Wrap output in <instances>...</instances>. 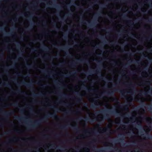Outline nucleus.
Here are the masks:
<instances>
[{"instance_id": "1", "label": "nucleus", "mask_w": 152, "mask_h": 152, "mask_svg": "<svg viewBox=\"0 0 152 152\" xmlns=\"http://www.w3.org/2000/svg\"><path fill=\"white\" fill-rule=\"evenodd\" d=\"M49 107L51 109L54 110V112L53 113H48L47 114L45 115L43 117L39 120L35 121L34 122L33 124H31L28 126L27 128L28 129H33L36 128L37 126L40 125L42 122L47 120L48 118H58V116L56 115V113L60 112L61 111V110L57 108L55 106L50 105Z\"/></svg>"}, {"instance_id": "2", "label": "nucleus", "mask_w": 152, "mask_h": 152, "mask_svg": "<svg viewBox=\"0 0 152 152\" xmlns=\"http://www.w3.org/2000/svg\"><path fill=\"white\" fill-rule=\"evenodd\" d=\"M105 112H107L110 115H120L122 118H124L125 117L124 115L120 114V112L116 109L114 110H104L96 112V114H98L100 113H102L104 114V117L102 118V120H103V119L104 118L105 119H108L110 118V115L108 114L105 113Z\"/></svg>"}, {"instance_id": "3", "label": "nucleus", "mask_w": 152, "mask_h": 152, "mask_svg": "<svg viewBox=\"0 0 152 152\" xmlns=\"http://www.w3.org/2000/svg\"><path fill=\"white\" fill-rule=\"evenodd\" d=\"M33 82L32 81H31V82H30L29 83H27L26 82L24 81H22L20 83H18L17 84L19 86H20V84L23 85V86H25L27 87L30 88H33V85L32 84V83Z\"/></svg>"}, {"instance_id": "4", "label": "nucleus", "mask_w": 152, "mask_h": 152, "mask_svg": "<svg viewBox=\"0 0 152 152\" xmlns=\"http://www.w3.org/2000/svg\"><path fill=\"white\" fill-rule=\"evenodd\" d=\"M93 101L94 102V104H91L90 107L93 108H96L100 105L99 102L96 100L95 99H93Z\"/></svg>"}, {"instance_id": "5", "label": "nucleus", "mask_w": 152, "mask_h": 152, "mask_svg": "<svg viewBox=\"0 0 152 152\" xmlns=\"http://www.w3.org/2000/svg\"><path fill=\"white\" fill-rule=\"evenodd\" d=\"M76 94L77 95V98H76V102L77 103H80L82 100V97L83 95L82 94L79 93L78 92L76 91Z\"/></svg>"}, {"instance_id": "6", "label": "nucleus", "mask_w": 152, "mask_h": 152, "mask_svg": "<svg viewBox=\"0 0 152 152\" xmlns=\"http://www.w3.org/2000/svg\"><path fill=\"white\" fill-rule=\"evenodd\" d=\"M127 104H125L124 106L123 105H120L119 106V107L121 108H122L123 107L124 109L125 110H127L128 109V106L130 104V102H127Z\"/></svg>"}, {"instance_id": "7", "label": "nucleus", "mask_w": 152, "mask_h": 152, "mask_svg": "<svg viewBox=\"0 0 152 152\" xmlns=\"http://www.w3.org/2000/svg\"><path fill=\"white\" fill-rule=\"evenodd\" d=\"M58 94L60 97H62L64 98H69V96L65 93H62L59 91Z\"/></svg>"}, {"instance_id": "8", "label": "nucleus", "mask_w": 152, "mask_h": 152, "mask_svg": "<svg viewBox=\"0 0 152 152\" xmlns=\"http://www.w3.org/2000/svg\"><path fill=\"white\" fill-rule=\"evenodd\" d=\"M86 59H80L78 58L77 59V63L78 62H81L82 63H87L88 64H89L90 62L89 61H86Z\"/></svg>"}, {"instance_id": "9", "label": "nucleus", "mask_w": 152, "mask_h": 152, "mask_svg": "<svg viewBox=\"0 0 152 152\" xmlns=\"http://www.w3.org/2000/svg\"><path fill=\"white\" fill-rule=\"evenodd\" d=\"M14 113V112L13 111H11L10 112H9L7 111H5L4 112L3 114V115L6 117H7L10 115H11L12 114H13Z\"/></svg>"}, {"instance_id": "10", "label": "nucleus", "mask_w": 152, "mask_h": 152, "mask_svg": "<svg viewBox=\"0 0 152 152\" xmlns=\"http://www.w3.org/2000/svg\"><path fill=\"white\" fill-rule=\"evenodd\" d=\"M64 112L65 113V114H68L70 113L71 112H72V113H78L80 112L79 109H77L76 111H72L71 110L70 111H66V110H65Z\"/></svg>"}, {"instance_id": "11", "label": "nucleus", "mask_w": 152, "mask_h": 152, "mask_svg": "<svg viewBox=\"0 0 152 152\" xmlns=\"http://www.w3.org/2000/svg\"><path fill=\"white\" fill-rule=\"evenodd\" d=\"M70 125L74 131H76L77 132H79V128L77 126L71 124H70Z\"/></svg>"}, {"instance_id": "12", "label": "nucleus", "mask_w": 152, "mask_h": 152, "mask_svg": "<svg viewBox=\"0 0 152 152\" xmlns=\"http://www.w3.org/2000/svg\"><path fill=\"white\" fill-rule=\"evenodd\" d=\"M95 130H96V129H95L90 128L88 129L85 130L84 131V132L85 133V134H86L88 133H89V131H91V132L95 133L94 131Z\"/></svg>"}, {"instance_id": "13", "label": "nucleus", "mask_w": 152, "mask_h": 152, "mask_svg": "<svg viewBox=\"0 0 152 152\" xmlns=\"http://www.w3.org/2000/svg\"><path fill=\"white\" fill-rule=\"evenodd\" d=\"M45 94L42 93H41L40 94H32V96H33L35 97H37V96H45Z\"/></svg>"}, {"instance_id": "14", "label": "nucleus", "mask_w": 152, "mask_h": 152, "mask_svg": "<svg viewBox=\"0 0 152 152\" xmlns=\"http://www.w3.org/2000/svg\"><path fill=\"white\" fill-rule=\"evenodd\" d=\"M118 89H115L114 90V91H109L107 92V94L109 96H112L113 95L114 93V92L116 91H118Z\"/></svg>"}, {"instance_id": "15", "label": "nucleus", "mask_w": 152, "mask_h": 152, "mask_svg": "<svg viewBox=\"0 0 152 152\" xmlns=\"http://www.w3.org/2000/svg\"><path fill=\"white\" fill-rule=\"evenodd\" d=\"M100 129L102 130L103 132H105L107 131L110 132V128L109 126H107L106 128H103L102 129L101 128H100Z\"/></svg>"}, {"instance_id": "16", "label": "nucleus", "mask_w": 152, "mask_h": 152, "mask_svg": "<svg viewBox=\"0 0 152 152\" xmlns=\"http://www.w3.org/2000/svg\"><path fill=\"white\" fill-rule=\"evenodd\" d=\"M83 88L86 89V91L88 92H90V91L94 92L96 90L95 89H94V88L92 89H89L86 86L85 87Z\"/></svg>"}, {"instance_id": "17", "label": "nucleus", "mask_w": 152, "mask_h": 152, "mask_svg": "<svg viewBox=\"0 0 152 152\" xmlns=\"http://www.w3.org/2000/svg\"><path fill=\"white\" fill-rule=\"evenodd\" d=\"M84 118L86 121H89L91 122H93L94 120L93 119L89 117H85Z\"/></svg>"}, {"instance_id": "18", "label": "nucleus", "mask_w": 152, "mask_h": 152, "mask_svg": "<svg viewBox=\"0 0 152 152\" xmlns=\"http://www.w3.org/2000/svg\"><path fill=\"white\" fill-rule=\"evenodd\" d=\"M144 139H151L152 140V136L147 133L145 137H144Z\"/></svg>"}, {"instance_id": "19", "label": "nucleus", "mask_w": 152, "mask_h": 152, "mask_svg": "<svg viewBox=\"0 0 152 152\" xmlns=\"http://www.w3.org/2000/svg\"><path fill=\"white\" fill-rule=\"evenodd\" d=\"M17 140V139L16 137H14L12 139H11L10 140H9L7 142H4V144H7V143H10L11 142L14 141H16Z\"/></svg>"}, {"instance_id": "20", "label": "nucleus", "mask_w": 152, "mask_h": 152, "mask_svg": "<svg viewBox=\"0 0 152 152\" xmlns=\"http://www.w3.org/2000/svg\"><path fill=\"white\" fill-rule=\"evenodd\" d=\"M3 85L4 86H7L9 88H12L11 84L9 83H6L4 82L3 83Z\"/></svg>"}, {"instance_id": "21", "label": "nucleus", "mask_w": 152, "mask_h": 152, "mask_svg": "<svg viewBox=\"0 0 152 152\" xmlns=\"http://www.w3.org/2000/svg\"><path fill=\"white\" fill-rule=\"evenodd\" d=\"M59 128L61 129L64 130H66L67 129L66 126V125H61L59 126Z\"/></svg>"}, {"instance_id": "22", "label": "nucleus", "mask_w": 152, "mask_h": 152, "mask_svg": "<svg viewBox=\"0 0 152 152\" xmlns=\"http://www.w3.org/2000/svg\"><path fill=\"white\" fill-rule=\"evenodd\" d=\"M40 72L42 73H47L48 74H50V75H52L53 73V72L52 71H44V70H42L40 71Z\"/></svg>"}, {"instance_id": "23", "label": "nucleus", "mask_w": 152, "mask_h": 152, "mask_svg": "<svg viewBox=\"0 0 152 152\" xmlns=\"http://www.w3.org/2000/svg\"><path fill=\"white\" fill-rule=\"evenodd\" d=\"M16 91L17 93L20 94H25L24 92L23 91H22L20 90V89H17L16 90Z\"/></svg>"}, {"instance_id": "24", "label": "nucleus", "mask_w": 152, "mask_h": 152, "mask_svg": "<svg viewBox=\"0 0 152 152\" xmlns=\"http://www.w3.org/2000/svg\"><path fill=\"white\" fill-rule=\"evenodd\" d=\"M11 106H14V107H17L18 106L20 107H21L20 106L18 105V103L17 102L15 103H12L10 104Z\"/></svg>"}, {"instance_id": "25", "label": "nucleus", "mask_w": 152, "mask_h": 152, "mask_svg": "<svg viewBox=\"0 0 152 152\" xmlns=\"http://www.w3.org/2000/svg\"><path fill=\"white\" fill-rule=\"evenodd\" d=\"M113 101L115 102L118 104H120V102L118 101V99L116 98L115 97L113 99Z\"/></svg>"}, {"instance_id": "26", "label": "nucleus", "mask_w": 152, "mask_h": 152, "mask_svg": "<svg viewBox=\"0 0 152 152\" xmlns=\"http://www.w3.org/2000/svg\"><path fill=\"white\" fill-rule=\"evenodd\" d=\"M26 67L28 69H30L31 68H34V66H32L31 64H29L27 63L26 64Z\"/></svg>"}, {"instance_id": "27", "label": "nucleus", "mask_w": 152, "mask_h": 152, "mask_svg": "<svg viewBox=\"0 0 152 152\" xmlns=\"http://www.w3.org/2000/svg\"><path fill=\"white\" fill-rule=\"evenodd\" d=\"M149 93L148 91H145L144 92H143L142 91H141L140 93H139V95L141 96L142 95V94H143L145 96H146L147 95L148 93Z\"/></svg>"}, {"instance_id": "28", "label": "nucleus", "mask_w": 152, "mask_h": 152, "mask_svg": "<svg viewBox=\"0 0 152 152\" xmlns=\"http://www.w3.org/2000/svg\"><path fill=\"white\" fill-rule=\"evenodd\" d=\"M88 23L90 24L89 25V26L90 27H93L94 26V22H91L89 21H88Z\"/></svg>"}, {"instance_id": "29", "label": "nucleus", "mask_w": 152, "mask_h": 152, "mask_svg": "<svg viewBox=\"0 0 152 152\" xmlns=\"http://www.w3.org/2000/svg\"><path fill=\"white\" fill-rule=\"evenodd\" d=\"M28 106L27 107L30 110V111L31 112H33V107L30 105H27Z\"/></svg>"}, {"instance_id": "30", "label": "nucleus", "mask_w": 152, "mask_h": 152, "mask_svg": "<svg viewBox=\"0 0 152 152\" xmlns=\"http://www.w3.org/2000/svg\"><path fill=\"white\" fill-rule=\"evenodd\" d=\"M119 92L121 94V95L123 96H125V93L124 91L120 90L119 91Z\"/></svg>"}, {"instance_id": "31", "label": "nucleus", "mask_w": 152, "mask_h": 152, "mask_svg": "<svg viewBox=\"0 0 152 152\" xmlns=\"http://www.w3.org/2000/svg\"><path fill=\"white\" fill-rule=\"evenodd\" d=\"M70 66L72 67H76L75 63V62H72L70 64Z\"/></svg>"}, {"instance_id": "32", "label": "nucleus", "mask_w": 152, "mask_h": 152, "mask_svg": "<svg viewBox=\"0 0 152 152\" xmlns=\"http://www.w3.org/2000/svg\"><path fill=\"white\" fill-rule=\"evenodd\" d=\"M15 118L19 121H20L21 119L23 118H21L18 116H16Z\"/></svg>"}, {"instance_id": "33", "label": "nucleus", "mask_w": 152, "mask_h": 152, "mask_svg": "<svg viewBox=\"0 0 152 152\" xmlns=\"http://www.w3.org/2000/svg\"><path fill=\"white\" fill-rule=\"evenodd\" d=\"M143 84L145 85H151V83L150 81H146L145 83Z\"/></svg>"}, {"instance_id": "34", "label": "nucleus", "mask_w": 152, "mask_h": 152, "mask_svg": "<svg viewBox=\"0 0 152 152\" xmlns=\"http://www.w3.org/2000/svg\"><path fill=\"white\" fill-rule=\"evenodd\" d=\"M53 26L54 27H55L57 29H58V28L57 26L56 23L55 21H54L53 22Z\"/></svg>"}, {"instance_id": "35", "label": "nucleus", "mask_w": 152, "mask_h": 152, "mask_svg": "<svg viewBox=\"0 0 152 152\" xmlns=\"http://www.w3.org/2000/svg\"><path fill=\"white\" fill-rule=\"evenodd\" d=\"M135 116L134 115H133L132 116V117L130 118V120L131 121H133L135 119Z\"/></svg>"}, {"instance_id": "36", "label": "nucleus", "mask_w": 152, "mask_h": 152, "mask_svg": "<svg viewBox=\"0 0 152 152\" xmlns=\"http://www.w3.org/2000/svg\"><path fill=\"white\" fill-rule=\"evenodd\" d=\"M93 72H94L96 74H98L99 73H101V72L99 71V70H97L95 71H93Z\"/></svg>"}, {"instance_id": "37", "label": "nucleus", "mask_w": 152, "mask_h": 152, "mask_svg": "<svg viewBox=\"0 0 152 152\" xmlns=\"http://www.w3.org/2000/svg\"><path fill=\"white\" fill-rule=\"evenodd\" d=\"M68 48V47H66V48L62 47L61 48L58 47V48L59 49L61 50H66V49H67Z\"/></svg>"}, {"instance_id": "38", "label": "nucleus", "mask_w": 152, "mask_h": 152, "mask_svg": "<svg viewBox=\"0 0 152 152\" xmlns=\"http://www.w3.org/2000/svg\"><path fill=\"white\" fill-rule=\"evenodd\" d=\"M42 48L44 50H47V51L49 49V48L48 47H45V46L42 47Z\"/></svg>"}, {"instance_id": "39", "label": "nucleus", "mask_w": 152, "mask_h": 152, "mask_svg": "<svg viewBox=\"0 0 152 152\" xmlns=\"http://www.w3.org/2000/svg\"><path fill=\"white\" fill-rule=\"evenodd\" d=\"M140 102L141 104H142V107H144V102L142 100H141L140 101Z\"/></svg>"}, {"instance_id": "40", "label": "nucleus", "mask_w": 152, "mask_h": 152, "mask_svg": "<svg viewBox=\"0 0 152 152\" xmlns=\"http://www.w3.org/2000/svg\"><path fill=\"white\" fill-rule=\"evenodd\" d=\"M19 110H20V112L21 113H23L25 112V110H24V109H19Z\"/></svg>"}, {"instance_id": "41", "label": "nucleus", "mask_w": 152, "mask_h": 152, "mask_svg": "<svg viewBox=\"0 0 152 152\" xmlns=\"http://www.w3.org/2000/svg\"><path fill=\"white\" fill-rule=\"evenodd\" d=\"M124 139L123 138H120L119 140H115L116 142H119V140H121V142H122L123 141V140H124Z\"/></svg>"}, {"instance_id": "42", "label": "nucleus", "mask_w": 152, "mask_h": 152, "mask_svg": "<svg viewBox=\"0 0 152 152\" xmlns=\"http://www.w3.org/2000/svg\"><path fill=\"white\" fill-rule=\"evenodd\" d=\"M63 104L66 106H70L71 105L70 104L66 103H65V104Z\"/></svg>"}, {"instance_id": "43", "label": "nucleus", "mask_w": 152, "mask_h": 152, "mask_svg": "<svg viewBox=\"0 0 152 152\" xmlns=\"http://www.w3.org/2000/svg\"><path fill=\"white\" fill-rule=\"evenodd\" d=\"M76 74V73L74 71L73 72H70V73H69V75H75Z\"/></svg>"}, {"instance_id": "44", "label": "nucleus", "mask_w": 152, "mask_h": 152, "mask_svg": "<svg viewBox=\"0 0 152 152\" xmlns=\"http://www.w3.org/2000/svg\"><path fill=\"white\" fill-rule=\"evenodd\" d=\"M31 50L33 52L37 51L34 48H31Z\"/></svg>"}, {"instance_id": "45", "label": "nucleus", "mask_w": 152, "mask_h": 152, "mask_svg": "<svg viewBox=\"0 0 152 152\" xmlns=\"http://www.w3.org/2000/svg\"><path fill=\"white\" fill-rule=\"evenodd\" d=\"M102 12H98V13H96L95 15H100V13H102Z\"/></svg>"}, {"instance_id": "46", "label": "nucleus", "mask_w": 152, "mask_h": 152, "mask_svg": "<svg viewBox=\"0 0 152 152\" xmlns=\"http://www.w3.org/2000/svg\"><path fill=\"white\" fill-rule=\"evenodd\" d=\"M126 54L127 55H129V56H132V53L130 52L127 53Z\"/></svg>"}, {"instance_id": "47", "label": "nucleus", "mask_w": 152, "mask_h": 152, "mask_svg": "<svg viewBox=\"0 0 152 152\" xmlns=\"http://www.w3.org/2000/svg\"><path fill=\"white\" fill-rule=\"evenodd\" d=\"M20 43L19 42H17V44H16L17 46L18 47H19V48H20Z\"/></svg>"}, {"instance_id": "48", "label": "nucleus", "mask_w": 152, "mask_h": 152, "mask_svg": "<svg viewBox=\"0 0 152 152\" xmlns=\"http://www.w3.org/2000/svg\"><path fill=\"white\" fill-rule=\"evenodd\" d=\"M129 86H130L132 87H133V88H134V86H133V84L132 83H130L129 85Z\"/></svg>"}, {"instance_id": "49", "label": "nucleus", "mask_w": 152, "mask_h": 152, "mask_svg": "<svg viewBox=\"0 0 152 152\" xmlns=\"http://www.w3.org/2000/svg\"><path fill=\"white\" fill-rule=\"evenodd\" d=\"M148 109L149 110H152V108L151 107V106H149L148 108Z\"/></svg>"}, {"instance_id": "50", "label": "nucleus", "mask_w": 152, "mask_h": 152, "mask_svg": "<svg viewBox=\"0 0 152 152\" xmlns=\"http://www.w3.org/2000/svg\"><path fill=\"white\" fill-rule=\"evenodd\" d=\"M10 131H9L8 132H5L4 133V134H10Z\"/></svg>"}, {"instance_id": "51", "label": "nucleus", "mask_w": 152, "mask_h": 152, "mask_svg": "<svg viewBox=\"0 0 152 152\" xmlns=\"http://www.w3.org/2000/svg\"><path fill=\"white\" fill-rule=\"evenodd\" d=\"M5 49L7 51H9V50H10V48L8 47H7Z\"/></svg>"}, {"instance_id": "52", "label": "nucleus", "mask_w": 152, "mask_h": 152, "mask_svg": "<svg viewBox=\"0 0 152 152\" xmlns=\"http://www.w3.org/2000/svg\"><path fill=\"white\" fill-rule=\"evenodd\" d=\"M99 152H104V150H102L101 149L99 150Z\"/></svg>"}, {"instance_id": "53", "label": "nucleus", "mask_w": 152, "mask_h": 152, "mask_svg": "<svg viewBox=\"0 0 152 152\" xmlns=\"http://www.w3.org/2000/svg\"><path fill=\"white\" fill-rule=\"evenodd\" d=\"M17 76H21L20 73H17L16 74Z\"/></svg>"}, {"instance_id": "54", "label": "nucleus", "mask_w": 152, "mask_h": 152, "mask_svg": "<svg viewBox=\"0 0 152 152\" xmlns=\"http://www.w3.org/2000/svg\"><path fill=\"white\" fill-rule=\"evenodd\" d=\"M20 131L18 129H16L15 130V132L17 133H19V132H20Z\"/></svg>"}, {"instance_id": "55", "label": "nucleus", "mask_w": 152, "mask_h": 152, "mask_svg": "<svg viewBox=\"0 0 152 152\" xmlns=\"http://www.w3.org/2000/svg\"><path fill=\"white\" fill-rule=\"evenodd\" d=\"M116 64V62L115 61H114L113 63V65H115Z\"/></svg>"}, {"instance_id": "56", "label": "nucleus", "mask_w": 152, "mask_h": 152, "mask_svg": "<svg viewBox=\"0 0 152 152\" xmlns=\"http://www.w3.org/2000/svg\"><path fill=\"white\" fill-rule=\"evenodd\" d=\"M84 106L85 107H86L88 106V104L86 103H85L84 104Z\"/></svg>"}, {"instance_id": "57", "label": "nucleus", "mask_w": 152, "mask_h": 152, "mask_svg": "<svg viewBox=\"0 0 152 152\" xmlns=\"http://www.w3.org/2000/svg\"><path fill=\"white\" fill-rule=\"evenodd\" d=\"M146 118V121H147V122H148V121H149V118Z\"/></svg>"}, {"instance_id": "58", "label": "nucleus", "mask_w": 152, "mask_h": 152, "mask_svg": "<svg viewBox=\"0 0 152 152\" xmlns=\"http://www.w3.org/2000/svg\"><path fill=\"white\" fill-rule=\"evenodd\" d=\"M135 63H137V64H139V60H136V61H135Z\"/></svg>"}, {"instance_id": "59", "label": "nucleus", "mask_w": 152, "mask_h": 152, "mask_svg": "<svg viewBox=\"0 0 152 152\" xmlns=\"http://www.w3.org/2000/svg\"><path fill=\"white\" fill-rule=\"evenodd\" d=\"M127 15H123V18H126V17H127Z\"/></svg>"}, {"instance_id": "60", "label": "nucleus", "mask_w": 152, "mask_h": 152, "mask_svg": "<svg viewBox=\"0 0 152 152\" xmlns=\"http://www.w3.org/2000/svg\"><path fill=\"white\" fill-rule=\"evenodd\" d=\"M139 122H137V123L138 124V125H139V126H141V122H139V124H138V123Z\"/></svg>"}, {"instance_id": "61", "label": "nucleus", "mask_w": 152, "mask_h": 152, "mask_svg": "<svg viewBox=\"0 0 152 152\" xmlns=\"http://www.w3.org/2000/svg\"><path fill=\"white\" fill-rule=\"evenodd\" d=\"M3 112V110H2V108L0 107V112L1 113H2Z\"/></svg>"}, {"instance_id": "62", "label": "nucleus", "mask_w": 152, "mask_h": 152, "mask_svg": "<svg viewBox=\"0 0 152 152\" xmlns=\"http://www.w3.org/2000/svg\"><path fill=\"white\" fill-rule=\"evenodd\" d=\"M37 102H38L36 100H34V102L35 103H37Z\"/></svg>"}, {"instance_id": "63", "label": "nucleus", "mask_w": 152, "mask_h": 152, "mask_svg": "<svg viewBox=\"0 0 152 152\" xmlns=\"http://www.w3.org/2000/svg\"><path fill=\"white\" fill-rule=\"evenodd\" d=\"M3 126V124L1 123H0V126L1 127H2V126Z\"/></svg>"}, {"instance_id": "64", "label": "nucleus", "mask_w": 152, "mask_h": 152, "mask_svg": "<svg viewBox=\"0 0 152 152\" xmlns=\"http://www.w3.org/2000/svg\"><path fill=\"white\" fill-rule=\"evenodd\" d=\"M41 87H42V88H44L45 87V86L44 85H43V84H41Z\"/></svg>"}]
</instances>
